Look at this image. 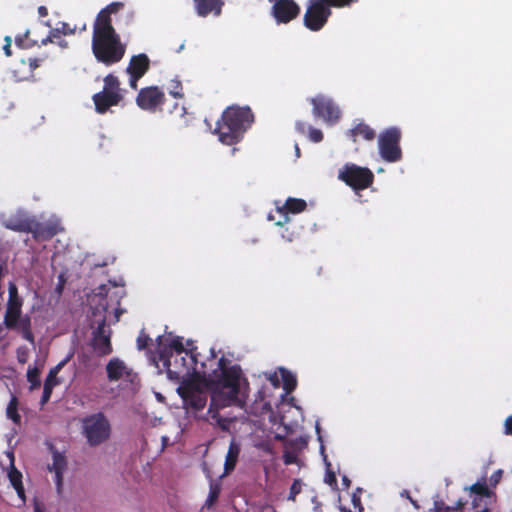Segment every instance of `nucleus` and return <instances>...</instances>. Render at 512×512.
Here are the masks:
<instances>
[{
  "label": "nucleus",
  "instance_id": "1",
  "mask_svg": "<svg viewBox=\"0 0 512 512\" xmlns=\"http://www.w3.org/2000/svg\"><path fill=\"white\" fill-rule=\"evenodd\" d=\"M210 361L216 364V368L209 370L206 363L201 362L203 369L200 371L201 382L212 391L208 416L224 427L218 409L229 406L243 407L248 397L249 382L244 377L240 365H230V361L225 357L216 360L214 352Z\"/></svg>",
  "mask_w": 512,
  "mask_h": 512
},
{
  "label": "nucleus",
  "instance_id": "2",
  "mask_svg": "<svg viewBox=\"0 0 512 512\" xmlns=\"http://www.w3.org/2000/svg\"><path fill=\"white\" fill-rule=\"evenodd\" d=\"M124 7L122 2H112L97 14L92 35V53L95 59L106 66L120 62L126 52L120 35L112 25L111 15Z\"/></svg>",
  "mask_w": 512,
  "mask_h": 512
},
{
  "label": "nucleus",
  "instance_id": "3",
  "mask_svg": "<svg viewBox=\"0 0 512 512\" xmlns=\"http://www.w3.org/2000/svg\"><path fill=\"white\" fill-rule=\"evenodd\" d=\"M253 122L254 114L250 107L229 106L217 121L214 133L221 143L234 145L243 139Z\"/></svg>",
  "mask_w": 512,
  "mask_h": 512
},
{
  "label": "nucleus",
  "instance_id": "4",
  "mask_svg": "<svg viewBox=\"0 0 512 512\" xmlns=\"http://www.w3.org/2000/svg\"><path fill=\"white\" fill-rule=\"evenodd\" d=\"M188 349L178 356V362L175 363L174 353H169L167 348H161L158 352L159 360L167 370L168 377L172 380H179L181 377L194 373L199 381H202L203 367L197 360V348L193 346V342L187 341Z\"/></svg>",
  "mask_w": 512,
  "mask_h": 512
},
{
  "label": "nucleus",
  "instance_id": "5",
  "mask_svg": "<svg viewBox=\"0 0 512 512\" xmlns=\"http://www.w3.org/2000/svg\"><path fill=\"white\" fill-rule=\"evenodd\" d=\"M23 303L24 301L19 295L17 285L14 282H10L3 323L5 328L18 331L23 339L34 344L31 317L28 314L22 315Z\"/></svg>",
  "mask_w": 512,
  "mask_h": 512
},
{
  "label": "nucleus",
  "instance_id": "6",
  "mask_svg": "<svg viewBox=\"0 0 512 512\" xmlns=\"http://www.w3.org/2000/svg\"><path fill=\"white\" fill-rule=\"evenodd\" d=\"M83 434L90 446H98L110 437L111 425L102 412L86 416L82 420Z\"/></svg>",
  "mask_w": 512,
  "mask_h": 512
},
{
  "label": "nucleus",
  "instance_id": "7",
  "mask_svg": "<svg viewBox=\"0 0 512 512\" xmlns=\"http://www.w3.org/2000/svg\"><path fill=\"white\" fill-rule=\"evenodd\" d=\"M199 379L183 381L177 388V393L183 400L184 408L198 412L202 410L207 403L208 393L200 387Z\"/></svg>",
  "mask_w": 512,
  "mask_h": 512
},
{
  "label": "nucleus",
  "instance_id": "8",
  "mask_svg": "<svg viewBox=\"0 0 512 512\" xmlns=\"http://www.w3.org/2000/svg\"><path fill=\"white\" fill-rule=\"evenodd\" d=\"M338 178L355 191L367 189L374 182V174L369 168L353 163L345 164Z\"/></svg>",
  "mask_w": 512,
  "mask_h": 512
},
{
  "label": "nucleus",
  "instance_id": "9",
  "mask_svg": "<svg viewBox=\"0 0 512 512\" xmlns=\"http://www.w3.org/2000/svg\"><path fill=\"white\" fill-rule=\"evenodd\" d=\"M400 140L401 131L397 127H390L379 135V153L384 161L394 163L402 159Z\"/></svg>",
  "mask_w": 512,
  "mask_h": 512
},
{
  "label": "nucleus",
  "instance_id": "10",
  "mask_svg": "<svg viewBox=\"0 0 512 512\" xmlns=\"http://www.w3.org/2000/svg\"><path fill=\"white\" fill-rule=\"evenodd\" d=\"M331 6L323 0H309L304 14V25L311 31H319L331 15Z\"/></svg>",
  "mask_w": 512,
  "mask_h": 512
},
{
  "label": "nucleus",
  "instance_id": "11",
  "mask_svg": "<svg viewBox=\"0 0 512 512\" xmlns=\"http://www.w3.org/2000/svg\"><path fill=\"white\" fill-rule=\"evenodd\" d=\"M111 334L112 331L106 323V316H103L92 331L90 343L98 356L103 357L112 353Z\"/></svg>",
  "mask_w": 512,
  "mask_h": 512
},
{
  "label": "nucleus",
  "instance_id": "12",
  "mask_svg": "<svg viewBox=\"0 0 512 512\" xmlns=\"http://www.w3.org/2000/svg\"><path fill=\"white\" fill-rule=\"evenodd\" d=\"M272 3L271 15L278 24H287L296 19L301 12L295 0H268Z\"/></svg>",
  "mask_w": 512,
  "mask_h": 512
},
{
  "label": "nucleus",
  "instance_id": "13",
  "mask_svg": "<svg viewBox=\"0 0 512 512\" xmlns=\"http://www.w3.org/2000/svg\"><path fill=\"white\" fill-rule=\"evenodd\" d=\"M63 231L61 223L57 219H50L44 222L38 221L35 217L32 218L31 230L29 233L35 241H49L54 236Z\"/></svg>",
  "mask_w": 512,
  "mask_h": 512
},
{
  "label": "nucleus",
  "instance_id": "14",
  "mask_svg": "<svg viewBox=\"0 0 512 512\" xmlns=\"http://www.w3.org/2000/svg\"><path fill=\"white\" fill-rule=\"evenodd\" d=\"M165 100L164 92L157 86H149L139 90L136 104L143 110L155 112Z\"/></svg>",
  "mask_w": 512,
  "mask_h": 512
},
{
  "label": "nucleus",
  "instance_id": "15",
  "mask_svg": "<svg viewBox=\"0 0 512 512\" xmlns=\"http://www.w3.org/2000/svg\"><path fill=\"white\" fill-rule=\"evenodd\" d=\"M33 216L28 212L19 209L10 214H2L0 216L1 225L11 231L19 233H29L31 230Z\"/></svg>",
  "mask_w": 512,
  "mask_h": 512
},
{
  "label": "nucleus",
  "instance_id": "16",
  "mask_svg": "<svg viewBox=\"0 0 512 512\" xmlns=\"http://www.w3.org/2000/svg\"><path fill=\"white\" fill-rule=\"evenodd\" d=\"M313 114L329 123H335L340 118L338 106L328 98L318 96L311 99Z\"/></svg>",
  "mask_w": 512,
  "mask_h": 512
},
{
  "label": "nucleus",
  "instance_id": "17",
  "mask_svg": "<svg viewBox=\"0 0 512 512\" xmlns=\"http://www.w3.org/2000/svg\"><path fill=\"white\" fill-rule=\"evenodd\" d=\"M123 99L121 93L100 91L93 95L95 110L99 114L106 113L110 107L118 105Z\"/></svg>",
  "mask_w": 512,
  "mask_h": 512
},
{
  "label": "nucleus",
  "instance_id": "18",
  "mask_svg": "<svg viewBox=\"0 0 512 512\" xmlns=\"http://www.w3.org/2000/svg\"><path fill=\"white\" fill-rule=\"evenodd\" d=\"M107 378L111 382L119 381L122 378L130 379L132 370L119 358H112L106 365Z\"/></svg>",
  "mask_w": 512,
  "mask_h": 512
},
{
  "label": "nucleus",
  "instance_id": "19",
  "mask_svg": "<svg viewBox=\"0 0 512 512\" xmlns=\"http://www.w3.org/2000/svg\"><path fill=\"white\" fill-rule=\"evenodd\" d=\"M223 5V0H194L196 13L200 17H207L209 14L219 16Z\"/></svg>",
  "mask_w": 512,
  "mask_h": 512
},
{
  "label": "nucleus",
  "instance_id": "20",
  "mask_svg": "<svg viewBox=\"0 0 512 512\" xmlns=\"http://www.w3.org/2000/svg\"><path fill=\"white\" fill-rule=\"evenodd\" d=\"M150 68V60L144 53L134 55L129 61L126 69L129 75H135L142 78Z\"/></svg>",
  "mask_w": 512,
  "mask_h": 512
},
{
  "label": "nucleus",
  "instance_id": "21",
  "mask_svg": "<svg viewBox=\"0 0 512 512\" xmlns=\"http://www.w3.org/2000/svg\"><path fill=\"white\" fill-rule=\"evenodd\" d=\"M307 207V203L303 199L299 198H288L284 205L282 207H278L277 211L285 216V221H289V217L287 216L288 213H301L303 212Z\"/></svg>",
  "mask_w": 512,
  "mask_h": 512
},
{
  "label": "nucleus",
  "instance_id": "22",
  "mask_svg": "<svg viewBox=\"0 0 512 512\" xmlns=\"http://www.w3.org/2000/svg\"><path fill=\"white\" fill-rule=\"evenodd\" d=\"M240 451V445L235 440H232L225 457L224 474H230L235 469Z\"/></svg>",
  "mask_w": 512,
  "mask_h": 512
},
{
  "label": "nucleus",
  "instance_id": "23",
  "mask_svg": "<svg viewBox=\"0 0 512 512\" xmlns=\"http://www.w3.org/2000/svg\"><path fill=\"white\" fill-rule=\"evenodd\" d=\"M348 135L353 142H356L358 137H362L367 141H372L375 138L376 133L368 124L359 122L348 131Z\"/></svg>",
  "mask_w": 512,
  "mask_h": 512
},
{
  "label": "nucleus",
  "instance_id": "24",
  "mask_svg": "<svg viewBox=\"0 0 512 512\" xmlns=\"http://www.w3.org/2000/svg\"><path fill=\"white\" fill-rule=\"evenodd\" d=\"M74 352H70L63 360H61L56 366L52 367L44 381V384H48L51 387L58 386L61 381L57 377L58 373L62 368L72 359Z\"/></svg>",
  "mask_w": 512,
  "mask_h": 512
},
{
  "label": "nucleus",
  "instance_id": "25",
  "mask_svg": "<svg viewBox=\"0 0 512 512\" xmlns=\"http://www.w3.org/2000/svg\"><path fill=\"white\" fill-rule=\"evenodd\" d=\"M75 33V28H72L68 23L61 22L59 26L51 29L48 36L42 39V45L48 44V42H54L55 38H60V35H73Z\"/></svg>",
  "mask_w": 512,
  "mask_h": 512
},
{
  "label": "nucleus",
  "instance_id": "26",
  "mask_svg": "<svg viewBox=\"0 0 512 512\" xmlns=\"http://www.w3.org/2000/svg\"><path fill=\"white\" fill-rule=\"evenodd\" d=\"M162 339H163V336L157 337L159 350L161 348H163L162 347ZM166 348L168 349L169 353H174L176 364L178 362V356H180V354H183L184 351H187V349L183 345L182 338L179 336L173 337Z\"/></svg>",
  "mask_w": 512,
  "mask_h": 512
},
{
  "label": "nucleus",
  "instance_id": "27",
  "mask_svg": "<svg viewBox=\"0 0 512 512\" xmlns=\"http://www.w3.org/2000/svg\"><path fill=\"white\" fill-rule=\"evenodd\" d=\"M468 490L474 494V496H486V498H495V493L489 489L486 483V479L482 478V481H478L472 484Z\"/></svg>",
  "mask_w": 512,
  "mask_h": 512
},
{
  "label": "nucleus",
  "instance_id": "28",
  "mask_svg": "<svg viewBox=\"0 0 512 512\" xmlns=\"http://www.w3.org/2000/svg\"><path fill=\"white\" fill-rule=\"evenodd\" d=\"M279 371L283 382V389L286 391V393L293 392L297 386L296 376L285 368H280Z\"/></svg>",
  "mask_w": 512,
  "mask_h": 512
},
{
  "label": "nucleus",
  "instance_id": "29",
  "mask_svg": "<svg viewBox=\"0 0 512 512\" xmlns=\"http://www.w3.org/2000/svg\"><path fill=\"white\" fill-rule=\"evenodd\" d=\"M493 498H486V496H474L472 498V508L475 512H490V505Z\"/></svg>",
  "mask_w": 512,
  "mask_h": 512
},
{
  "label": "nucleus",
  "instance_id": "30",
  "mask_svg": "<svg viewBox=\"0 0 512 512\" xmlns=\"http://www.w3.org/2000/svg\"><path fill=\"white\" fill-rule=\"evenodd\" d=\"M52 454H53V463L51 466H48L49 470L54 471V472L65 471L66 466H67L66 457L62 453L58 452L57 450H53Z\"/></svg>",
  "mask_w": 512,
  "mask_h": 512
},
{
  "label": "nucleus",
  "instance_id": "31",
  "mask_svg": "<svg viewBox=\"0 0 512 512\" xmlns=\"http://www.w3.org/2000/svg\"><path fill=\"white\" fill-rule=\"evenodd\" d=\"M6 414L14 423L19 424L21 416L18 413V399L13 395L7 405Z\"/></svg>",
  "mask_w": 512,
  "mask_h": 512
},
{
  "label": "nucleus",
  "instance_id": "32",
  "mask_svg": "<svg viewBox=\"0 0 512 512\" xmlns=\"http://www.w3.org/2000/svg\"><path fill=\"white\" fill-rule=\"evenodd\" d=\"M27 381L30 383L29 389L31 391L40 388L41 380H40V369L37 367H28L27 370Z\"/></svg>",
  "mask_w": 512,
  "mask_h": 512
},
{
  "label": "nucleus",
  "instance_id": "33",
  "mask_svg": "<svg viewBox=\"0 0 512 512\" xmlns=\"http://www.w3.org/2000/svg\"><path fill=\"white\" fill-rule=\"evenodd\" d=\"M95 296L99 298L98 305L102 308L104 312L108 310L109 304L107 302V298L109 297V288L107 285L102 284L96 288Z\"/></svg>",
  "mask_w": 512,
  "mask_h": 512
},
{
  "label": "nucleus",
  "instance_id": "34",
  "mask_svg": "<svg viewBox=\"0 0 512 512\" xmlns=\"http://www.w3.org/2000/svg\"><path fill=\"white\" fill-rule=\"evenodd\" d=\"M102 91L120 93V82L113 74H108L104 78V87Z\"/></svg>",
  "mask_w": 512,
  "mask_h": 512
},
{
  "label": "nucleus",
  "instance_id": "35",
  "mask_svg": "<svg viewBox=\"0 0 512 512\" xmlns=\"http://www.w3.org/2000/svg\"><path fill=\"white\" fill-rule=\"evenodd\" d=\"M7 476L12 486L22 483V473L15 467L14 463L9 464Z\"/></svg>",
  "mask_w": 512,
  "mask_h": 512
},
{
  "label": "nucleus",
  "instance_id": "36",
  "mask_svg": "<svg viewBox=\"0 0 512 512\" xmlns=\"http://www.w3.org/2000/svg\"><path fill=\"white\" fill-rule=\"evenodd\" d=\"M170 95H172L174 98H183L184 97V94H183V87H182V83L180 80L178 79H173L171 81V85H170Z\"/></svg>",
  "mask_w": 512,
  "mask_h": 512
},
{
  "label": "nucleus",
  "instance_id": "37",
  "mask_svg": "<svg viewBox=\"0 0 512 512\" xmlns=\"http://www.w3.org/2000/svg\"><path fill=\"white\" fill-rule=\"evenodd\" d=\"M301 490H302V481L300 479H294V481L290 487V491H289V495H288L287 499L290 501H295L296 496L298 494H300Z\"/></svg>",
  "mask_w": 512,
  "mask_h": 512
},
{
  "label": "nucleus",
  "instance_id": "38",
  "mask_svg": "<svg viewBox=\"0 0 512 512\" xmlns=\"http://www.w3.org/2000/svg\"><path fill=\"white\" fill-rule=\"evenodd\" d=\"M220 494V488L217 485H211L208 498L206 500V505L208 507L212 506L218 499Z\"/></svg>",
  "mask_w": 512,
  "mask_h": 512
},
{
  "label": "nucleus",
  "instance_id": "39",
  "mask_svg": "<svg viewBox=\"0 0 512 512\" xmlns=\"http://www.w3.org/2000/svg\"><path fill=\"white\" fill-rule=\"evenodd\" d=\"M151 342V338L147 333H145L144 330H142L138 337H137V348L139 350H143L146 347H148L149 343Z\"/></svg>",
  "mask_w": 512,
  "mask_h": 512
},
{
  "label": "nucleus",
  "instance_id": "40",
  "mask_svg": "<svg viewBox=\"0 0 512 512\" xmlns=\"http://www.w3.org/2000/svg\"><path fill=\"white\" fill-rule=\"evenodd\" d=\"M309 139L314 143H319L323 140V133L321 130L309 127Z\"/></svg>",
  "mask_w": 512,
  "mask_h": 512
},
{
  "label": "nucleus",
  "instance_id": "41",
  "mask_svg": "<svg viewBox=\"0 0 512 512\" xmlns=\"http://www.w3.org/2000/svg\"><path fill=\"white\" fill-rule=\"evenodd\" d=\"M53 388L54 387H51L48 384H44L43 393H42V397L40 400L41 406H44L50 400Z\"/></svg>",
  "mask_w": 512,
  "mask_h": 512
},
{
  "label": "nucleus",
  "instance_id": "42",
  "mask_svg": "<svg viewBox=\"0 0 512 512\" xmlns=\"http://www.w3.org/2000/svg\"><path fill=\"white\" fill-rule=\"evenodd\" d=\"M16 355L18 362L24 364L28 360V349L26 347H19L16 350Z\"/></svg>",
  "mask_w": 512,
  "mask_h": 512
},
{
  "label": "nucleus",
  "instance_id": "43",
  "mask_svg": "<svg viewBox=\"0 0 512 512\" xmlns=\"http://www.w3.org/2000/svg\"><path fill=\"white\" fill-rule=\"evenodd\" d=\"M29 30H27L23 37H20V36H17L16 39H15V42L16 44L19 46V47H22V48H27V47H30V44L27 43V40H28V37H29Z\"/></svg>",
  "mask_w": 512,
  "mask_h": 512
},
{
  "label": "nucleus",
  "instance_id": "44",
  "mask_svg": "<svg viewBox=\"0 0 512 512\" xmlns=\"http://www.w3.org/2000/svg\"><path fill=\"white\" fill-rule=\"evenodd\" d=\"M325 482L330 485L331 487L337 486V478L334 472H329L326 475Z\"/></svg>",
  "mask_w": 512,
  "mask_h": 512
},
{
  "label": "nucleus",
  "instance_id": "45",
  "mask_svg": "<svg viewBox=\"0 0 512 512\" xmlns=\"http://www.w3.org/2000/svg\"><path fill=\"white\" fill-rule=\"evenodd\" d=\"M63 472L64 471L55 472V484L59 493L61 492L62 489Z\"/></svg>",
  "mask_w": 512,
  "mask_h": 512
},
{
  "label": "nucleus",
  "instance_id": "46",
  "mask_svg": "<svg viewBox=\"0 0 512 512\" xmlns=\"http://www.w3.org/2000/svg\"><path fill=\"white\" fill-rule=\"evenodd\" d=\"M352 503H353L354 508L356 510H358V512H363V507H362L361 499L359 496H357L356 494H353Z\"/></svg>",
  "mask_w": 512,
  "mask_h": 512
},
{
  "label": "nucleus",
  "instance_id": "47",
  "mask_svg": "<svg viewBox=\"0 0 512 512\" xmlns=\"http://www.w3.org/2000/svg\"><path fill=\"white\" fill-rule=\"evenodd\" d=\"M282 237L288 241V242H292L295 237H296V234L294 231H289L288 228L285 229L284 233L282 234Z\"/></svg>",
  "mask_w": 512,
  "mask_h": 512
},
{
  "label": "nucleus",
  "instance_id": "48",
  "mask_svg": "<svg viewBox=\"0 0 512 512\" xmlns=\"http://www.w3.org/2000/svg\"><path fill=\"white\" fill-rule=\"evenodd\" d=\"M3 49H4L6 56H11V54H12V52H11V37H9V36L5 37V45H4Z\"/></svg>",
  "mask_w": 512,
  "mask_h": 512
},
{
  "label": "nucleus",
  "instance_id": "49",
  "mask_svg": "<svg viewBox=\"0 0 512 512\" xmlns=\"http://www.w3.org/2000/svg\"><path fill=\"white\" fill-rule=\"evenodd\" d=\"M501 476H502V471L501 470H498V471L494 472L493 475L490 478L491 484L493 486H496L497 483L500 481Z\"/></svg>",
  "mask_w": 512,
  "mask_h": 512
},
{
  "label": "nucleus",
  "instance_id": "50",
  "mask_svg": "<svg viewBox=\"0 0 512 512\" xmlns=\"http://www.w3.org/2000/svg\"><path fill=\"white\" fill-rule=\"evenodd\" d=\"M40 62H41V59L29 58L28 63H29L30 70L33 71L36 68H38L40 66Z\"/></svg>",
  "mask_w": 512,
  "mask_h": 512
},
{
  "label": "nucleus",
  "instance_id": "51",
  "mask_svg": "<svg viewBox=\"0 0 512 512\" xmlns=\"http://www.w3.org/2000/svg\"><path fill=\"white\" fill-rule=\"evenodd\" d=\"M284 463L285 464H293L296 462V456L294 454H290L288 452L284 453Z\"/></svg>",
  "mask_w": 512,
  "mask_h": 512
},
{
  "label": "nucleus",
  "instance_id": "52",
  "mask_svg": "<svg viewBox=\"0 0 512 512\" xmlns=\"http://www.w3.org/2000/svg\"><path fill=\"white\" fill-rule=\"evenodd\" d=\"M13 488L17 492V495L19 496V498H21L22 500H25V490H24L23 483L13 486Z\"/></svg>",
  "mask_w": 512,
  "mask_h": 512
},
{
  "label": "nucleus",
  "instance_id": "53",
  "mask_svg": "<svg viewBox=\"0 0 512 512\" xmlns=\"http://www.w3.org/2000/svg\"><path fill=\"white\" fill-rule=\"evenodd\" d=\"M130 76V79H129V85L132 89L136 90L137 87H138V81L141 79L140 77L138 76H135V75H129Z\"/></svg>",
  "mask_w": 512,
  "mask_h": 512
},
{
  "label": "nucleus",
  "instance_id": "54",
  "mask_svg": "<svg viewBox=\"0 0 512 512\" xmlns=\"http://www.w3.org/2000/svg\"><path fill=\"white\" fill-rule=\"evenodd\" d=\"M505 433L507 435H512V416H509L505 420Z\"/></svg>",
  "mask_w": 512,
  "mask_h": 512
},
{
  "label": "nucleus",
  "instance_id": "55",
  "mask_svg": "<svg viewBox=\"0 0 512 512\" xmlns=\"http://www.w3.org/2000/svg\"><path fill=\"white\" fill-rule=\"evenodd\" d=\"M295 127L296 130L301 134H304L306 132V124L301 121L296 122Z\"/></svg>",
  "mask_w": 512,
  "mask_h": 512
},
{
  "label": "nucleus",
  "instance_id": "56",
  "mask_svg": "<svg viewBox=\"0 0 512 512\" xmlns=\"http://www.w3.org/2000/svg\"><path fill=\"white\" fill-rule=\"evenodd\" d=\"M464 506H465V502L460 499L456 502L455 506L452 507L451 509L456 510V511H462L464 509Z\"/></svg>",
  "mask_w": 512,
  "mask_h": 512
},
{
  "label": "nucleus",
  "instance_id": "57",
  "mask_svg": "<svg viewBox=\"0 0 512 512\" xmlns=\"http://www.w3.org/2000/svg\"><path fill=\"white\" fill-rule=\"evenodd\" d=\"M38 14L40 17H46L48 15V9L45 6H39Z\"/></svg>",
  "mask_w": 512,
  "mask_h": 512
},
{
  "label": "nucleus",
  "instance_id": "58",
  "mask_svg": "<svg viewBox=\"0 0 512 512\" xmlns=\"http://www.w3.org/2000/svg\"><path fill=\"white\" fill-rule=\"evenodd\" d=\"M342 484H343L345 489H348L350 487V485H351V481H350V479L346 475L342 476Z\"/></svg>",
  "mask_w": 512,
  "mask_h": 512
},
{
  "label": "nucleus",
  "instance_id": "59",
  "mask_svg": "<svg viewBox=\"0 0 512 512\" xmlns=\"http://www.w3.org/2000/svg\"><path fill=\"white\" fill-rule=\"evenodd\" d=\"M53 43H57L58 45H60L61 47H67V42L62 40L61 37L60 38H55V41Z\"/></svg>",
  "mask_w": 512,
  "mask_h": 512
},
{
  "label": "nucleus",
  "instance_id": "60",
  "mask_svg": "<svg viewBox=\"0 0 512 512\" xmlns=\"http://www.w3.org/2000/svg\"><path fill=\"white\" fill-rule=\"evenodd\" d=\"M5 325L4 323L3 324H0V342L5 338L6 336V333H5V329H4Z\"/></svg>",
  "mask_w": 512,
  "mask_h": 512
},
{
  "label": "nucleus",
  "instance_id": "61",
  "mask_svg": "<svg viewBox=\"0 0 512 512\" xmlns=\"http://www.w3.org/2000/svg\"><path fill=\"white\" fill-rule=\"evenodd\" d=\"M7 456L9 458V460H10V463H14V453L13 452H8Z\"/></svg>",
  "mask_w": 512,
  "mask_h": 512
},
{
  "label": "nucleus",
  "instance_id": "62",
  "mask_svg": "<svg viewBox=\"0 0 512 512\" xmlns=\"http://www.w3.org/2000/svg\"><path fill=\"white\" fill-rule=\"evenodd\" d=\"M295 153L297 154V156L300 155V149H299L298 145L295 146Z\"/></svg>",
  "mask_w": 512,
  "mask_h": 512
},
{
  "label": "nucleus",
  "instance_id": "63",
  "mask_svg": "<svg viewBox=\"0 0 512 512\" xmlns=\"http://www.w3.org/2000/svg\"><path fill=\"white\" fill-rule=\"evenodd\" d=\"M184 46H185V45H184V43H182V44L180 45L179 49H177L176 51H177V52H180L182 49H184Z\"/></svg>",
  "mask_w": 512,
  "mask_h": 512
},
{
  "label": "nucleus",
  "instance_id": "64",
  "mask_svg": "<svg viewBox=\"0 0 512 512\" xmlns=\"http://www.w3.org/2000/svg\"><path fill=\"white\" fill-rule=\"evenodd\" d=\"M35 512H41L38 506L35 507Z\"/></svg>",
  "mask_w": 512,
  "mask_h": 512
}]
</instances>
